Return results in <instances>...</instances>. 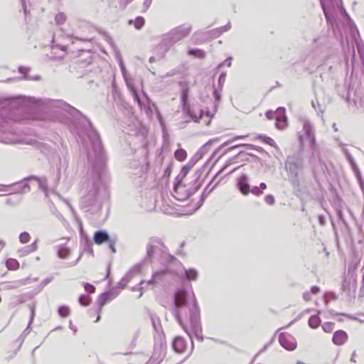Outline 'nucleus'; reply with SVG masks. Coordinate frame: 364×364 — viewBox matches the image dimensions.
Masks as SVG:
<instances>
[{
    "mask_svg": "<svg viewBox=\"0 0 364 364\" xmlns=\"http://www.w3.org/2000/svg\"><path fill=\"white\" fill-rule=\"evenodd\" d=\"M190 171V167L184 166L177 176L178 182L175 185V189L177 190L179 188L181 181L188 174Z\"/></svg>",
    "mask_w": 364,
    "mask_h": 364,
    "instance_id": "5701e85b",
    "label": "nucleus"
},
{
    "mask_svg": "<svg viewBox=\"0 0 364 364\" xmlns=\"http://www.w3.org/2000/svg\"><path fill=\"white\" fill-rule=\"evenodd\" d=\"M302 160L296 156H288L285 161V169L288 173L289 181L294 184L297 182L299 172L302 170Z\"/></svg>",
    "mask_w": 364,
    "mask_h": 364,
    "instance_id": "39448f33",
    "label": "nucleus"
},
{
    "mask_svg": "<svg viewBox=\"0 0 364 364\" xmlns=\"http://www.w3.org/2000/svg\"><path fill=\"white\" fill-rule=\"evenodd\" d=\"M225 77H226L225 73H222L219 77L218 85L220 87H223V86L224 85V82L225 81Z\"/></svg>",
    "mask_w": 364,
    "mask_h": 364,
    "instance_id": "58836bf2",
    "label": "nucleus"
},
{
    "mask_svg": "<svg viewBox=\"0 0 364 364\" xmlns=\"http://www.w3.org/2000/svg\"><path fill=\"white\" fill-rule=\"evenodd\" d=\"M173 75H174V72L171 71V72L167 73L165 75L161 76V78L163 79L166 77H171V76H173Z\"/></svg>",
    "mask_w": 364,
    "mask_h": 364,
    "instance_id": "bf43d9fd",
    "label": "nucleus"
},
{
    "mask_svg": "<svg viewBox=\"0 0 364 364\" xmlns=\"http://www.w3.org/2000/svg\"><path fill=\"white\" fill-rule=\"evenodd\" d=\"M231 28L230 23H228L225 26H221L216 29H213L208 32V33L211 34L213 38H217L220 36L224 32L229 31Z\"/></svg>",
    "mask_w": 364,
    "mask_h": 364,
    "instance_id": "412c9836",
    "label": "nucleus"
},
{
    "mask_svg": "<svg viewBox=\"0 0 364 364\" xmlns=\"http://www.w3.org/2000/svg\"><path fill=\"white\" fill-rule=\"evenodd\" d=\"M257 139L262 140L265 144H269V146L275 148L276 149H279L274 139H272L271 137L259 134L257 136Z\"/></svg>",
    "mask_w": 364,
    "mask_h": 364,
    "instance_id": "b1692460",
    "label": "nucleus"
},
{
    "mask_svg": "<svg viewBox=\"0 0 364 364\" xmlns=\"http://www.w3.org/2000/svg\"><path fill=\"white\" fill-rule=\"evenodd\" d=\"M281 346L287 350H294L296 348V341L294 337L288 333H281L279 336Z\"/></svg>",
    "mask_w": 364,
    "mask_h": 364,
    "instance_id": "9d476101",
    "label": "nucleus"
},
{
    "mask_svg": "<svg viewBox=\"0 0 364 364\" xmlns=\"http://www.w3.org/2000/svg\"><path fill=\"white\" fill-rule=\"evenodd\" d=\"M100 314L101 313H98V309H97V316L96 317V320L95 321V322H98L100 320Z\"/></svg>",
    "mask_w": 364,
    "mask_h": 364,
    "instance_id": "e2e57ef3",
    "label": "nucleus"
},
{
    "mask_svg": "<svg viewBox=\"0 0 364 364\" xmlns=\"http://www.w3.org/2000/svg\"><path fill=\"white\" fill-rule=\"evenodd\" d=\"M141 269V265L138 264L133 267L130 272L123 278L122 282L120 283L121 287L124 288L125 284H124V282H128L129 279L132 278V277L140 273Z\"/></svg>",
    "mask_w": 364,
    "mask_h": 364,
    "instance_id": "aec40b11",
    "label": "nucleus"
},
{
    "mask_svg": "<svg viewBox=\"0 0 364 364\" xmlns=\"http://www.w3.org/2000/svg\"><path fill=\"white\" fill-rule=\"evenodd\" d=\"M214 94H215V95L216 99H217L218 100H220V96L219 93H218V92L215 91V92H214Z\"/></svg>",
    "mask_w": 364,
    "mask_h": 364,
    "instance_id": "69168bd1",
    "label": "nucleus"
},
{
    "mask_svg": "<svg viewBox=\"0 0 364 364\" xmlns=\"http://www.w3.org/2000/svg\"><path fill=\"white\" fill-rule=\"evenodd\" d=\"M29 308H30V310H31V318H30V321H29V323H28V325L27 326V328L30 326V325L33 322V318H34V316H35V309H34V306H32V305H30L29 306Z\"/></svg>",
    "mask_w": 364,
    "mask_h": 364,
    "instance_id": "a19ab883",
    "label": "nucleus"
},
{
    "mask_svg": "<svg viewBox=\"0 0 364 364\" xmlns=\"http://www.w3.org/2000/svg\"><path fill=\"white\" fill-rule=\"evenodd\" d=\"M249 146V144H240V145H235V146H233L229 148L228 149V151H229L230 150H232V149H235L237 147H239V146Z\"/></svg>",
    "mask_w": 364,
    "mask_h": 364,
    "instance_id": "4d7b16f0",
    "label": "nucleus"
},
{
    "mask_svg": "<svg viewBox=\"0 0 364 364\" xmlns=\"http://www.w3.org/2000/svg\"><path fill=\"white\" fill-rule=\"evenodd\" d=\"M321 3L328 24H333L336 9L339 10L342 16L349 18L348 14L341 5V0H321Z\"/></svg>",
    "mask_w": 364,
    "mask_h": 364,
    "instance_id": "20e7f679",
    "label": "nucleus"
},
{
    "mask_svg": "<svg viewBox=\"0 0 364 364\" xmlns=\"http://www.w3.org/2000/svg\"><path fill=\"white\" fill-rule=\"evenodd\" d=\"M3 121H5L6 124H8V121L0 117V141L6 144H14L17 141L13 137L6 136L2 134L1 132H4L6 127L3 124Z\"/></svg>",
    "mask_w": 364,
    "mask_h": 364,
    "instance_id": "a211bd4d",
    "label": "nucleus"
},
{
    "mask_svg": "<svg viewBox=\"0 0 364 364\" xmlns=\"http://www.w3.org/2000/svg\"><path fill=\"white\" fill-rule=\"evenodd\" d=\"M156 61V58L152 56L149 58V62L150 63H153V62H155Z\"/></svg>",
    "mask_w": 364,
    "mask_h": 364,
    "instance_id": "774afa93",
    "label": "nucleus"
},
{
    "mask_svg": "<svg viewBox=\"0 0 364 364\" xmlns=\"http://www.w3.org/2000/svg\"><path fill=\"white\" fill-rule=\"evenodd\" d=\"M172 346L176 353H183L186 349V343L182 337L176 336L172 342Z\"/></svg>",
    "mask_w": 364,
    "mask_h": 364,
    "instance_id": "2eb2a0df",
    "label": "nucleus"
},
{
    "mask_svg": "<svg viewBox=\"0 0 364 364\" xmlns=\"http://www.w3.org/2000/svg\"><path fill=\"white\" fill-rule=\"evenodd\" d=\"M266 117L269 119H275L277 121L276 127L279 129H283L287 127V117L284 107H279L275 112L272 110L267 111L266 112Z\"/></svg>",
    "mask_w": 364,
    "mask_h": 364,
    "instance_id": "0eeeda50",
    "label": "nucleus"
},
{
    "mask_svg": "<svg viewBox=\"0 0 364 364\" xmlns=\"http://www.w3.org/2000/svg\"><path fill=\"white\" fill-rule=\"evenodd\" d=\"M6 265V267L10 270H16L19 267L18 262L16 259L12 258L7 259Z\"/></svg>",
    "mask_w": 364,
    "mask_h": 364,
    "instance_id": "a878e982",
    "label": "nucleus"
},
{
    "mask_svg": "<svg viewBox=\"0 0 364 364\" xmlns=\"http://www.w3.org/2000/svg\"><path fill=\"white\" fill-rule=\"evenodd\" d=\"M70 255V250L67 247H60L58 250V256L61 259H66Z\"/></svg>",
    "mask_w": 364,
    "mask_h": 364,
    "instance_id": "c85d7f7f",
    "label": "nucleus"
},
{
    "mask_svg": "<svg viewBox=\"0 0 364 364\" xmlns=\"http://www.w3.org/2000/svg\"><path fill=\"white\" fill-rule=\"evenodd\" d=\"M151 1L152 0H144L143 6L141 8V11L143 12L146 11L148 9V8L150 6L151 4Z\"/></svg>",
    "mask_w": 364,
    "mask_h": 364,
    "instance_id": "37998d69",
    "label": "nucleus"
},
{
    "mask_svg": "<svg viewBox=\"0 0 364 364\" xmlns=\"http://www.w3.org/2000/svg\"><path fill=\"white\" fill-rule=\"evenodd\" d=\"M206 198V195L205 194H203L201 196V198H200V205H198V207L197 208H198L203 203V200L205 199Z\"/></svg>",
    "mask_w": 364,
    "mask_h": 364,
    "instance_id": "052dcab7",
    "label": "nucleus"
},
{
    "mask_svg": "<svg viewBox=\"0 0 364 364\" xmlns=\"http://www.w3.org/2000/svg\"><path fill=\"white\" fill-rule=\"evenodd\" d=\"M9 186L0 184V191H6Z\"/></svg>",
    "mask_w": 364,
    "mask_h": 364,
    "instance_id": "13d9d810",
    "label": "nucleus"
},
{
    "mask_svg": "<svg viewBox=\"0 0 364 364\" xmlns=\"http://www.w3.org/2000/svg\"><path fill=\"white\" fill-rule=\"evenodd\" d=\"M67 20V16L64 13H58L56 14L55 17V23L57 25L63 24Z\"/></svg>",
    "mask_w": 364,
    "mask_h": 364,
    "instance_id": "cd10ccee",
    "label": "nucleus"
},
{
    "mask_svg": "<svg viewBox=\"0 0 364 364\" xmlns=\"http://www.w3.org/2000/svg\"><path fill=\"white\" fill-rule=\"evenodd\" d=\"M83 287L85 288V289L90 292V293H94L95 291V287L92 285V284H90L89 283H86V282H84L83 284Z\"/></svg>",
    "mask_w": 364,
    "mask_h": 364,
    "instance_id": "c9c22d12",
    "label": "nucleus"
},
{
    "mask_svg": "<svg viewBox=\"0 0 364 364\" xmlns=\"http://www.w3.org/2000/svg\"><path fill=\"white\" fill-rule=\"evenodd\" d=\"M117 295H118V292L117 291H112L101 294L98 296V299H97V305H98V308H97L98 309V313H101L102 307L105 304H107V303L111 301L112 299L116 298L117 296Z\"/></svg>",
    "mask_w": 364,
    "mask_h": 364,
    "instance_id": "f8f14e48",
    "label": "nucleus"
},
{
    "mask_svg": "<svg viewBox=\"0 0 364 364\" xmlns=\"http://www.w3.org/2000/svg\"><path fill=\"white\" fill-rule=\"evenodd\" d=\"M330 299H336V296L333 293L328 292L324 295V301L326 304H328Z\"/></svg>",
    "mask_w": 364,
    "mask_h": 364,
    "instance_id": "f704fd0d",
    "label": "nucleus"
},
{
    "mask_svg": "<svg viewBox=\"0 0 364 364\" xmlns=\"http://www.w3.org/2000/svg\"><path fill=\"white\" fill-rule=\"evenodd\" d=\"M303 297L305 301H309L311 299V294L309 292H305L303 294Z\"/></svg>",
    "mask_w": 364,
    "mask_h": 364,
    "instance_id": "5fc2aeb1",
    "label": "nucleus"
},
{
    "mask_svg": "<svg viewBox=\"0 0 364 364\" xmlns=\"http://www.w3.org/2000/svg\"><path fill=\"white\" fill-rule=\"evenodd\" d=\"M31 105H35L38 109H46L53 112L63 111L70 115L79 114L82 117L84 124L82 132L88 136L92 144V149L88 152V159L92 167L91 173L93 175V188L89 191L87 196L82 197V201L87 206L91 205L97 198L100 186L104 183L106 166L105 156L97 133L94 130L87 119L82 117L80 111L63 100L19 97L6 100L2 105L0 104V107L9 106L10 109H20Z\"/></svg>",
    "mask_w": 364,
    "mask_h": 364,
    "instance_id": "f257e3e1",
    "label": "nucleus"
},
{
    "mask_svg": "<svg viewBox=\"0 0 364 364\" xmlns=\"http://www.w3.org/2000/svg\"><path fill=\"white\" fill-rule=\"evenodd\" d=\"M355 352L354 351L351 355V358H350V361L353 362V363H355L356 360L355 359Z\"/></svg>",
    "mask_w": 364,
    "mask_h": 364,
    "instance_id": "680f3d73",
    "label": "nucleus"
},
{
    "mask_svg": "<svg viewBox=\"0 0 364 364\" xmlns=\"http://www.w3.org/2000/svg\"><path fill=\"white\" fill-rule=\"evenodd\" d=\"M36 249H37L36 242H33V244H31L29 246H27V252H33L36 251Z\"/></svg>",
    "mask_w": 364,
    "mask_h": 364,
    "instance_id": "49530a36",
    "label": "nucleus"
},
{
    "mask_svg": "<svg viewBox=\"0 0 364 364\" xmlns=\"http://www.w3.org/2000/svg\"><path fill=\"white\" fill-rule=\"evenodd\" d=\"M90 296H86L84 295H81L79 298V302L82 306H88L90 304Z\"/></svg>",
    "mask_w": 364,
    "mask_h": 364,
    "instance_id": "72a5a7b5",
    "label": "nucleus"
},
{
    "mask_svg": "<svg viewBox=\"0 0 364 364\" xmlns=\"http://www.w3.org/2000/svg\"><path fill=\"white\" fill-rule=\"evenodd\" d=\"M188 54L200 58L205 57V53L200 49H189Z\"/></svg>",
    "mask_w": 364,
    "mask_h": 364,
    "instance_id": "c756f323",
    "label": "nucleus"
},
{
    "mask_svg": "<svg viewBox=\"0 0 364 364\" xmlns=\"http://www.w3.org/2000/svg\"><path fill=\"white\" fill-rule=\"evenodd\" d=\"M58 314L62 317H66L70 314V308L67 306H61L58 308Z\"/></svg>",
    "mask_w": 364,
    "mask_h": 364,
    "instance_id": "7c9ffc66",
    "label": "nucleus"
},
{
    "mask_svg": "<svg viewBox=\"0 0 364 364\" xmlns=\"http://www.w3.org/2000/svg\"><path fill=\"white\" fill-rule=\"evenodd\" d=\"M19 255L21 256H25L29 253H31V252H27V247L23 248L22 250H19Z\"/></svg>",
    "mask_w": 364,
    "mask_h": 364,
    "instance_id": "09e8293b",
    "label": "nucleus"
},
{
    "mask_svg": "<svg viewBox=\"0 0 364 364\" xmlns=\"http://www.w3.org/2000/svg\"><path fill=\"white\" fill-rule=\"evenodd\" d=\"M134 0H119V5L123 9L126 8V6L130 4Z\"/></svg>",
    "mask_w": 364,
    "mask_h": 364,
    "instance_id": "de8ad7c7",
    "label": "nucleus"
},
{
    "mask_svg": "<svg viewBox=\"0 0 364 364\" xmlns=\"http://www.w3.org/2000/svg\"><path fill=\"white\" fill-rule=\"evenodd\" d=\"M191 31V26H181L168 33L175 43L187 37Z\"/></svg>",
    "mask_w": 364,
    "mask_h": 364,
    "instance_id": "6e6552de",
    "label": "nucleus"
},
{
    "mask_svg": "<svg viewBox=\"0 0 364 364\" xmlns=\"http://www.w3.org/2000/svg\"><path fill=\"white\" fill-rule=\"evenodd\" d=\"M188 97V89H184L182 91L181 94V102L183 105V109L186 113L193 119L195 122H199L200 119L202 117L203 114V112L202 110H199V117L195 113V111L191 109L190 107L187 104Z\"/></svg>",
    "mask_w": 364,
    "mask_h": 364,
    "instance_id": "1a4fd4ad",
    "label": "nucleus"
},
{
    "mask_svg": "<svg viewBox=\"0 0 364 364\" xmlns=\"http://www.w3.org/2000/svg\"><path fill=\"white\" fill-rule=\"evenodd\" d=\"M174 156L177 160L182 161L185 160L187 156L186 151L182 149H177L175 151Z\"/></svg>",
    "mask_w": 364,
    "mask_h": 364,
    "instance_id": "bb28decb",
    "label": "nucleus"
},
{
    "mask_svg": "<svg viewBox=\"0 0 364 364\" xmlns=\"http://www.w3.org/2000/svg\"><path fill=\"white\" fill-rule=\"evenodd\" d=\"M109 236L105 230H98L94 235V242L97 245H101L105 242L109 241Z\"/></svg>",
    "mask_w": 364,
    "mask_h": 364,
    "instance_id": "6ab92c4d",
    "label": "nucleus"
},
{
    "mask_svg": "<svg viewBox=\"0 0 364 364\" xmlns=\"http://www.w3.org/2000/svg\"><path fill=\"white\" fill-rule=\"evenodd\" d=\"M245 136H235L234 138H232V139H229V140H228L227 141H225V143H223V144L221 145V146H220V147H221V148L225 147V146H228L230 142L234 141H235V140H237V139H243V138H245Z\"/></svg>",
    "mask_w": 364,
    "mask_h": 364,
    "instance_id": "4c0bfd02",
    "label": "nucleus"
},
{
    "mask_svg": "<svg viewBox=\"0 0 364 364\" xmlns=\"http://www.w3.org/2000/svg\"><path fill=\"white\" fill-rule=\"evenodd\" d=\"M179 276L184 281H196L198 277V272L194 268H183Z\"/></svg>",
    "mask_w": 364,
    "mask_h": 364,
    "instance_id": "4468645a",
    "label": "nucleus"
},
{
    "mask_svg": "<svg viewBox=\"0 0 364 364\" xmlns=\"http://www.w3.org/2000/svg\"><path fill=\"white\" fill-rule=\"evenodd\" d=\"M145 23V20L141 16H138L134 19H130L129 24L133 25L136 29H141Z\"/></svg>",
    "mask_w": 364,
    "mask_h": 364,
    "instance_id": "4be33fe9",
    "label": "nucleus"
},
{
    "mask_svg": "<svg viewBox=\"0 0 364 364\" xmlns=\"http://www.w3.org/2000/svg\"><path fill=\"white\" fill-rule=\"evenodd\" d=\"M188 295V291L185 289H178L175 292L172 313L189 337L191 339L195 337L201 342L203 337L199 307L196 299L193 301V306H189L187 301Z\"/></svg>",
    "mask_w": 364,
    "mask_h": 364,
    "instance_id": "f03ea898",
    "label": "nucleus"
},
{
    "mask_svg": "<svg viewBox=\"0 0 364 364\" xmlns=\"http://www.w3.org/2000/svg\"><path fill=\"white\" fill-rule=\"evenodd\" d=\"M144 281H141L140 282V287H134L132 288V291H136V290L140 291V294L138 296V298H140L142 296V294H143V291H143L144 287L142 285L144 284Z\"/></svg>",
    "mask_w": 364,
    "mask_h": 364,
    "instance_id": "ea45409f",
    "label": "nucleus"
},
{
    "mask_svg": "<svg viewBox=\"0 0 364 364\" xmlns=\"http://www.w3.org/2000/svg\"><path fill=\"white\" fill-rule=\"evenodd\" d=\"M25 78H26L28 80H41V77L39 75H36L34 77L26 75L25 77Z\"/></svg>",
    "mask_w": 364,
    "mask_h": 364,
    "instance_id": "864d4df0",
    "label": "nucleus"
},
{
    "mask_svg": "<svg viewBox=\"0 0 364 364\" xmlns=\"http://www.w3.org/2000/svg\"><path fill=\"white\" fill-rule=\"evenodd\" d=\"M119 65H120V68H121L122 73L124 78L126 79V75H125L126 69H125V67L123 65L122 61L120 62Z\"/></svg>",
    "mask_w": 364,
    "mask_h": 364,
    "instance_id": "6e6d98bb",
    "label": "nucleus"
},
{
    "mask_svg": "<svg viewBox=\"0 0 364 364\" xmlns=\"http://www.w3.org/2000/svg\"><path fill=\"white\" fill-rule=\"evenodd\" d=\"M174 44L176 43L168 33L164 35L160 43L155 47V53L158 58H164Z\"/></svg>",
    "mask_w": 364,
    "mask_h": 364,
    "instance_id": "423d86ee",
    "label": "nucleus"
},
{
    "mask_svg": "<svg viewBox=\"0 0 364 364\" xmlns=\"http://www.w3.org/2000/svg\"><path fill=\"white\" fill-rule=\"evenodd\" d=\"M323 331L326 333H330L333 331V324L331 323H326L322 326Z\"/></svg>",
    "mask_w": 364,
    "mask_h": 364,
    "instance_id": "e433bc0d",
    "label": "nucleus"
},
{
    "mask_svg": "<svg viewBox=\"0 0 364 364\" xmlns=\"http://www.w3.org/2000/svg\"><path fill=\"white\" fill-rule=\"evenodd\" d=\"M319 291H320L319 287H318L316 286L312 287L311 289V292L314 294H318L319 292Z\"/></svg>",
    "mask_w": 364,
    "mask_h": 364,
    "instance_id": "603ef678",
    "label": "nucleus"
},
{
    "mask_svg": "<svg viewBox=\"0 0 364 364\" xmlns=\"http://www.w3.org/2000/svg\"><path fill=\"white\" fill-rule=\"evenodd\" d=\"M30 238V235L27 232H21L19 235V240L23 244L28 242Z\"/></svg>",
    "mask_w": 364,
    "mask_h": 364,
    "instance_id": "473e14b6",
    "label": "nucleus"
},
{
    "mask_svg": "<svg viewBox=\"0 0 364 364\" xmlns=\"http://www.w3.org/2000/svg\"><path fill=\"white\" fill-rule=\"evenodd\" d=\"M264 200L269 205H273L274 203V198L272 195L266 196Z\"/></svg>",
    "mask_w": 364,
    "mask_h": 364,
    "instance_id": "79ce46f5",
    "label": "nucleus"
},
{
    "mask_svg": "<svg viewBox=\"0 0 364 364\" xmlns=\"http://www.w3.org/2000/svg\"><path fill=\"white\" fill-rule=\"evenodd\" d=\"M321 323V319L318 315L311 316L309 319V325L312 328H316Z\"/></svg>",
    "mask_w": 364,
    "mask_h": 364,
    "instance_id": "393cba45",
    "label": "nucleus"
},
{
    "mask_svg": "<svg viewBox=\"0 0 364 364\" xmlns=\"http://www.w3.org/2000/svg\"><path fill=\"white\" fill-rule=\"evenodd\" d=\"M252 193L256 196H259L262 194V191H260L259 188L257 186H254L250 190V193Z\"/></svg>",
    "mask_w": 364,
    "mask_h": 364,
    "instance_id": "c03bdc74",
    "label": "nucleus"
},
{
    "mask_svg": "<svg viewBox=\"0 0 364 364\" xmlns=\"http://www.w3.org/2000/svg\"><path fill=\"white\" fill-rule=\"evenodd\" d=\"M147 255L151 263L154 260H159L165 265V267L161 271L153 272L152 278L147 282V285L155 283L161 274L169 270L170 267L166 265L167 262L173 263L177 262V259L168 252L166 247L162 242L156 238L151 239L147 244Z\"/></svg>",
    "mask_w": 364,
    "mask_h": 364,
    "instance_id": "7ed1b4c3",
    "label": "nucleus"
},
{
    "mask_svg": "<svg viewBox=\"0 0 364 364\" xmlns=\"http://www.w3.org/2000/svg\"><path fill=\"white\" fill-rule=\"evenodd\" d=\"M303 127L304 130V135L309 139L310 146L312 149L313 151H314L316 149V138L314 133L313 127L310 122L307 120L304 121Z\"/></svg>",
    "mask_w": 364,
    "mask_h": 364,
    "instance_id": "ddd939ff",
    "label": "nucleus"
},
{
    "mask_svg": "<svg viewBox=\"0 0 364 364\" xmlns=\"http://www.w3.org/2000/svg\"><path fill=\"white\" fill-rule=\"evenodd\" d=\"M342 152L345 155L348 162L350 164L358 181H359V183L360 185V187L364 189L363 182L361 178V174L359 170V168L354 160L353 157L350 154V153L348 151V150L346 147H343Z\"/></svg>",
    "mask_w": 364,
    "mask_h": 364,
    "instance_id": "9b49d317",
    "label": "nucleus"
},
{
    "mask_svg": "<svg viewBox=\"0 0 364 364\" xmlns=\"http://www.w3.org/2000/svg\"><path fill=\"white\" fill-rule=\"evenodd\" d=\"M259 189H266L267 188V185L264 183H261L260 185H259Z\"/></svg>",
    "mask_w": 364,
    "mask_h": 364,
    "instance_id": "0e129e2a",
    "label": "nucleus"
},
{
    "mask_svg": "<svg viewBox=\"0 0 364 364\" xmlns=\"http://www.w3.org/2000/svg\"><path fill=\"white\" fill-rule=\"evenodd\" d=\"M231 60H232L231 58H227L224 62H223L218 65V69L220 68L224 65H226L228 67H230L231 66Z\"/></svg>",
    "mask_w": 364,
    "mask_h": 364,
    "instance_id": "a18cd8bd",
    "label": "nucleus"
},
{
    "mask_svg": "<svg viewBox=\"0 0 364 364\" xmlns=\"http://www.w3.org/2000/svg\"><path fill=\"white\" fill-rule=\"evenodd\" d=\"M133 97H134V100L135 101H137L139 104H140V98H139V96L138 95V93L136 92V90H134L133 91Z\"/></svg>",
    "mask_w": 364,
    "mask_h": 364,
    "instance_id": "8fccbe9b",
    "label": "nucleus"
},
{
    "mask_svg": "<svg viewBox=\"0 0 364 364\" xmlns=\"http://www.w3.org/2000/svg\"><path fill=\"white\" fill-rule=\"evenodd\" d=\"M237 186L243 195H247L250 193V186L247 182V176L246 175L243 174L238 178Z\"/></svg>",
    "mask_w": 364,
    "mask_h": 364,
    "instance_id": "dca6fc26",
    "label": "nucleus"
},
{
    "mask_svg": "<svg viewBox=\"0 0 364 364\" xmlns=\"http://www.w3.org/2000/svg\"><path fill=\"white\" fill-rule=\"evenodd\" d=\"M38 185L40 188L44 191L46 196H48L47 193V181L46 178H38Z\"/></svg>",
    "mask_w": 364,
    "mask_h": 364,
    "instance_id": "2f4dec72",
    "label": "nucleus"
},
{
    "mask_svg": "<svg viewBox=\"0 0 364 364\" xmlns=\"http://www.w3.org/2000/svg\"><path fill=\"white\" fill-rule=\"evenodd\" d=\"M5 242L2 240L0 241V250L4 247Z\"/></svg>",
    "mask_w": 364,
    "mask_h": 364,
    "instance_id": "338daca9",
    "label": "nucleus"
},
{
    "mask_svg": "<svg viewBox=\"0 0 364 364\" xmlns=\"http://www.w3.org/2000/svg\"><path fill=\"white\" fill-rule=\"evenodd\" d=\"M109 247L112 250V253H114L116 252L114 242L112 241L111 239H109V241H108Z\"/></svg>",
    "mask_w": 364,
    "mask_h": 364,
    "instance_id": "3c124183",
    "label": "nucleus"
},
{
    "mask_svg": "<svg viewBox=\"0 0 364 364\" xmlns=\"http://www.w3.org/2000/svg\"><path fill=\"white\" fill-rule=\"evenodd\" d=\"M347 339V333L344 331L339 330L334 333L332 341L335 345L341 346L346 342Z\"/></svg>",
    "mask_w": 364,
    "mask_h": 364,
    "instance_id": "f3484780",
    "label": "nucleus"
}]
</instances>
